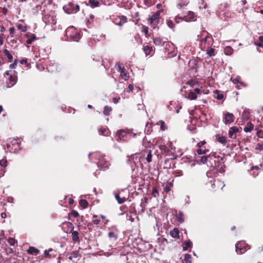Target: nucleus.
Returning a JSON list of instances; mask_svg holds the SVG:
<instances>
[{
    "label": "nucleus",
    "mask_w": 263,
    "mask_h": 263,
    "mask_svg": "<svg viewBox=\"0 0 263 263\" xmlns=\"http://www.w3.org/2000/svg\"><path fill=\"white\" fill-rule=\"evenodd\" d=\"M160 11H158L149 16L148 18V24L151 26L153 29L157 27L158 24L159 22Z\"/></svg>",
    "instance_id": "1"
},
{
    "label": "nucleus",
    "mask_w": 263,
    "mask_h": 263,
    "mask_svg": "<svg viewBox=\"0 0 263 263\" xmlns=\"http://www.w3.org/2000/svg\"><path fill=\"white\" fill-rule=\"evenodd\" d=\"M66 34L71 40L75 42H78L81 37L80 33L76 31L72 27L66 29Z\"/></svg>",
    "instance_id": "2"
},
{
    "label": "nucleus",
    "mask_w": 263,
    "mask_h": 263,
    "mask_svg": "<svg viewBox=\"0 0 263 263\" xmlns=\"http://www.w3.org/2000/svg\"><path fill=\"white\" fill-rule=\"evenodd\" d=\"M133 134V137H135L136 135L135 133H133L132 130H118L116 133V136L118 137L117 140H123L125 141L128 138V135Z\"/></svg>",
    "instance_id": "3"
},
{
    "label": "nucleus",
    "mask_w": 263,
    "mask_h": 263,
    "mask_svg": "<svg viewBox=\"0 0 263 263\" xmlns=\"http://www.w3.org/2000/svg\"><path fill=\"white\" fill-rule=\"evenodd\" d=\"M248 245L243 241H240L235 245V251L238 254H242L246 252L247 250L250 249Z\"/></svg>",
    "instance_id": "4"
},
{
    "label": "nucleus",
    "mask_w": 263,
    "mask_h": 263,
    "mask_svg": "<svg viewBox=\"0 0 263 263\" xmlns=\"http://www.w3.org/2000/svg\"><path fill=\"white\" fill-rule=\"evenodd\" d=\"M65 12L68 14L76 13L79 10V6L72 3H69L68 5L63 7Z\"/></svg>",
    "instance_id": "5"
},
{
    "label": "nucleus",
    "mask_w": 263,
    "mask_h": 263,
    "mask_svg": "<svg viewBox=\"0 0 263 263\" xmlns=\"http://www.w3.org/2000/svg\"><path fill=\"white\" fill-rule=\"evenodd\" d=\"M166 42V39L161 37H156L153 39V43L156 46H162Z\"/></svg>",
    "instance_id": "6"
},
{
    "label": "nucleus",
    "mask_w": 263,
    "mask_h": 263,
    "mask_svg": "<svg viewBox=\"0 0 263 263\" xmlns=\"http://www.w3.org/2000/svg\"><path fill=\"white\" fill-rule=\"evenodd\" d=\"M196 19V15L192 11H189L187 15L184 16L183 17V20L185 22L195 21Z\"/></svg>",
    "instance_id": "7"
},
{
    "label": "nucleus",
    "mask_w": 263,
    "mask_h": 263,
    "mask_svg": "<svg viewBox=\"0 0 263 263\" xmlns=\"http://www.w3.org/2000/svg\"><path fill=\"white\" fill-rule=\"evenodd\" d=\"M224 122L226 124H230L234 120V116L233 114L226 112L224 115Z\"/></svg>",
    "instance_id": "8"
},
{
    "label": "nucleus",
    "mask_w": 263,
    "mask_h": 263,
    "mask_svg": "<svg viewBox=\"0 0 263 263\" xmlns=\"http://www.w3.org/2000/svg\"><path fill=\"white\" fill-rule=\"evenodd\" d=\"M91 155H93L95 158L98 160V161H100V160H104V157H105V156L101 153L100 152H95L93 153H89L88 154V157L89 158H90V156Z\"/></svg>",
    "instance_id": "9"
},
{
    "label": "nucleus",
    "mask_w": 263,
    "mask_h": 263,
    "mask_svg": "<svg viewBox=\"0 0 263 263\" xmlns=\"http://www.w3.org/2000/svg\"><path fill=\"white\" fill-rule=\"evenodd\" d=\"M17 82V77L14 74H11L9 78V81L7 82L8 87L14 86Z\"/></svg>",
    "instance_id": "10"
},
{
    "label": "nucleus",
    "mask_w": 263,
    "mask_h": 263,
    "mask_svg": "<svg viewBox=\"0 0 263 263\" xmlns=\"http://www.w3.org/2000/svg\"><path fill=\"white\" fill-rule=\"evenodd\" d=\"M96 163L99 167L104 169L108 168L110 165L109 161H107L105 157L104 160H100V161L96 162Z\"/></svg>",
    "instance_id": "11"
},
{
    "label": "nucleus",
    "mask_w": 263,
    "mask_h": 263,
    "mask_svg": "<svg viewBox=\"0 0 263 263\" xmlns=\"http://www.w3.org/2000/svg\"><path fill=\"white\" fill-rule=\"evenodd\" d=\"M25 36L27 38L26 42L28 45L32 44V42L36 39V35L30 33H26L25 34Z\"/></svg>",
    "instance_id": "12"
},
{
    "label": "nucleus",
    "mask_w": 263,
    "mask_h": 263,
    "mask_svg": "<svg viewBox=\"0 0 263 263\" xmlns=\"http://www.w3.org/2000/svg\"><path fill=\"white\" fill-rule=\"evenodd\" d=\"M215 137H216V140L218 142H219L223 145H225L227 142V139L225 136H220L219 134H217V135H216Z\"/></svg>",
    "instance_id": "13"
},
{
    "label": "nucleus",
    "mask_w": 263,
    "mask_h": 263,
    "mask_svg": "<svg viewBox=\"0 0 263 263\" xmlns=\"http://www.w3.org/2000/svg\"><path fill=\"white\" fill-rule=\"evenodd\" d=\"M118 68L120 70V75L123 79L127 80L128 79L129 77L127 76L126 70L124 68H121V66L118 65Z\"/></svg>",
    "instance_id": "14"
},
{
    "label": "nucleus",
    "mask_w": 263,
    "mask_h": 263,
    "mask_svg": "<svg viewBox=\"0 0 263 263\" xmlns=\"http://www.w3.org/2000/svg\"><path fill=\"white\" fill-rule=\"evenodd\" d=\"M179 230L177 228H174L173 230H171L170 231L171 236L174 238H179Z\"/></svg>",
    "instance_id": "15"
},
{
    "label": "nucleus",
    "mask_w": 263,
    "mask_h": 263,
    "mask_svg": "<svg viewBox=\"0 0 263 263\" xmlns=\"http://www.w3.org/2000/svg\"><path fill=\"white\" fill-rule=\"evenodd\" d=\"M27 252L28 254L36 255L39 253V250L35 247H30Z\"/></svg>",
    "instance_id": "16"
},
{
    "label": "nucleus",
    "mask_w": 263,
    "mask_h": 263,
    "mask_svg": "<svg viewBox=\"0 0 263 263\" xmlns=\"http://www.w3.org/2000/svg\"><path fill=\"white\" fill-rule=\"evenodd\" d=\"M253 128L254 125L250 122H248L244 127L243 130L246 133L251 132L253 130Z\"/></svg>",
    "instance_id": "17"
},
{
    "label": "nucleus",
    "mask_w": 263,
    "mask_h": 263,
    "mask_svg": "<svg viewBox=\"0 0 263 263\" xmlns=\"http://www.w3.org/2000/svg\"><path fill=\"white\" fill-rule=\"evenodd\" d=\"M238 132V128L236 126L231 127L229 131L230 137L232 138L233 136Z\"/></svg>",
    "instance_id": "18"
},
{
    "label": "nucleus",
    "mask_w": 263,
    "mask_h": 263,
    "mask_svg": "<svg viewBox=\"0 0 263 263\" xmlns=\"http://www.w3.org/2000/svg\"><path fill=\"white\" fill-rule=\"evenodd\" d=\"M143 51L146 56H147L151 54V52L153 51V48L148 45H146L144 46Z\"/></svg>",
    "instance_id": "19"
},
{
    "label": "nucleus",
    "mask_w": 263,
    "mask_h": 263,
    "mask_svg": "<svg viewBox=\"0 0 263 263\" xmlns=\"http://www.w3.org/2000/svg\"><path fill=\"white\" fill-rule=\"evenodd\" d=\"M72 237V240L74 242H80V239L79 237V233L77 231H72L71 232Z\"/></svg>",
    "instance_id": "20"
},
{
    "label": "nucleus",
    "mask_w": 263,
    "mask_h": 263,
    "mask_svg": "<svg viewBox=\"0 0 263 263\" xmlns=\"http://www.w3.org/2000/svg\"><path fill=\"white\" fill-rule=\"evenodd\" d=\"M115 198L116 200L118 201V203L121 204L124 202L126 200V198L125 197H120L119 194H116Z\"/></svg>",
    "instance_id": "21"
},
{
    "label": "nucleus",
    "mask_w": 263,
    "mask_h": 263,
    "mask_svg": "<svg viewBox=\"0 0 263 263\" xmlns=\"http://www.w3.org/2000/svg\"><path fill=\"white\" fill-rule=\"evenodd\" d=\"M224 52L227 55H231L233 53V49L230 46H226L224 48Z\"/></svg>",
    "instance_id": "22"
},
{
    "label": "nucleus",
    "mask_w": 263,
    "mask_h": 263,
    "mask_svg": "<svg viewBox=\"0 0 263 263\" xmlns=\"http://www.w3.org/2000/svg\"><path fill=\"white\" fill-rule=\"evenodd\" d=\"M200 157V161L203 164L207 163L209 159H211V157L208 156H202Z\"/></svg>",
    "instance_id": "23"
},
{
    "label": "nucleus",
    "mask_w": 263,
    "mask_h": 263,
    "mask_svg": "<svg viewBox=\"0 0 263 263\" xmlns=\"http://www.w3.org/2000/svg\"><path fill=\"white\" fill-rule=\"evenodd\" d=\"M177 218L178 222L182 223L184 221V216L182 212H179L177 215Z\"/></svg>",
    "instance_id": "24"
},
{
    "label": "nucleus",
    "mask_w": 263,
    "mask_h": 263,
    "mask_svg": "<svg viewBox=\"0 0 263 263\" xmlns=\"http://www.w3.org/2000/svg\"><path fill=\"white\" fill-rule=\"evenodd\" d=\"M184 261L185 263H191L192 262V257L191 255L189 254H185L184 257Z\"/></svg>",
    "instance_id": "25"
},
{
    "label": "nucleus",
    "mask_w": 263,
    "mask_h": 263,
    "mask_svg": "<svg viewBox=\"0 0 263 263\" xmlns=\"http://www.w3.org/2000/svg\"><path fill=\"white\" fill-rule=\"evenodd\" d=\"M3 52L5 54V55L8 58V59L10 61V62L13 59V56L10 53L8 50L7 49H4L3 50Z\"/></svg>",
    "instance_id": "26"
},
{
    "label": "nucleus",
    "mask_w": 263,
    "mask_h": 263,
    "mask_svg": "<svg viewBox=\"0 0 263 263\" xmlns=\"http://www.w3.org/2000/svg\"><path fill=\"white\" fill-rule=\"evenodd\" d=\"M191 246V242L190 240L185 241L183 243V251L186 250L188 248H190Z\"/></svg>",
    "instance_id": "27"
},
{
    "label": "nucleus",
    "mask_w": 263,
    "mask_h": 263,
    "mask_svg": "<svg viewBox=\"0 0 263 263\" xmlns=\"http://www.w3.org/2000/svg\"><path fill=\"white\" fill-rule=\"evenodd\" d=\"M89 3L92 8L98 7L99 5V2L96 0H89Z\"/></svg>",
    "instance_id": "28"
},
{
    "label": "nucleus",
    "mask_w": 263,
    "mask_h": 263,
    "mask_svg": "<svg viewBox=\"0 0 263 263\" xmlns=\"http://www.w3.org/2000/svg\"><path fill=\"white\" fill-rule=\"evenodd\" d=\"M166 147L168 151H171L174 149L173 143L171 141H168L166 144Z\"/></svg>",
    "instance_id": "29"
},
{
    "label": "nucleus",
    "mask_w": 263,
    "mask_h": 263,
    "mask_svg": "<svg viewBox=\"0 0 263 263\" xmlns=\"http://www.w3.org/2000/svg\"><path fill=\"white\" fill-rule=\"evenodd\" d=\"M188 98L191 100H195L197 98V95L195 92L191 91L188 95Z\"/></svg>",
    "instance_id": "30"
},
{
    "label": "nucleus",
    "mask_w": 263,
    "mask_h": 263,
    "mask_svg": "<svg viewBox=\"0 0 263 263\" xmlns=\"http://www.w3.org/2000/svg\"><path fill=\"white\" fill-rule=\"evenodd\" d=\"M79 203L80 205L83 207V208H86L87 206L88 202L85 199H81L79 201Z\"/></svg>",
    "instance_id": "31"
},
{
    "label": "nucleus",
    "mask_w": 263,
    "mask_h": 263,
    "mask_svg": "<svg viewBox=\"0 0 263 263\" xmlns=\"http://www.w3.org/2000/svg\"><path fill=\"white\" fill-rule=\"evenodd\" d=\"M196 152L198 155H200L205 154L207 152H209V150L206 149H202L199 148V149H198L196 151Z\"/></svg>",
    "instance_id": "32"
},
{
    "label": "nucleus",
    "mask_w": 263,
    "mask_h": 263,
    "mask_svg": "<svg viewBox=\"0 0 263 263\" xmlns=\"http://www.w3.org/2000/svg\"><path fill=\"white\" fill-rule=\"evenodd\" d=\"M111 111V108L108 106H105L103 112L106 115H109L110 112Z\"/></svg>",
    "instance_id": "33"
},
{
    "label": "nucleus",
    "mask_w": 263,
    "mask_h": 263,
    "mask_svg": "<svg viewBox=\"0 0 263 263\" xmlns=\"http://www.w3.org/2000/svg\"><path fill=\"white\" fill-rule=\"evenodd\" d=\"M108 130L105 128L101 127L100 129L99 132L100 133H101V134L104 135L105 136H107L108 133Z\"/></svg>",
    "instance_id": "34"
},
{
    "label": "nucleus",
    "mask_w": 263,
    "mask_h": 263,
    "mask_svg": "<svg viewBox=\"0 0 263 263\" xmlns=\"http://www.w3.org/2000/svg\"><path fill=\"white\" fill-rule=\"evenodd\" d=\"M146 160L148 162H151L152 161V155L151 154V151H149L146 157Z\"/></svg>",
    "instance_id": "35"
},
{
    "label": "nucleus",
    "mask_w": 263,
    "mask_h": 263,
    "mask_svg": "<svg viewBox=\"0 0 263 263\" xmlns=\"http://www.w3.org/2000/svg\"><path fill=\"white\" fill-rule=\"evenodd\" d=\"M221 166L220 167V168H218L217 169V171L218 173H223L224 172H225V170H224V164H221Z\"/></svg>",
    "instance_id": "36"
},
{
    "label": "nucleus",
    "mask_w": 263,
    "mask_h": 263,
    "mask_svg": "<svg viewBox=\"0 0 263 263\" xmlns=\"http://www.w3.org/2000/svg\"><path fill=\"white\" fill-rule=\"evenodd\" d=\"M206 52L209 55L214 56V52H215V49L214 48H211L210 49L208 50Z\"/></svg>",
    "instance_id": "37"
},
{
    "label": "nucleus",
    "mask_w": 263,
    "mask_h": 263,
    "mask_svg": "<svg viewBox=\"0 0 263 263\" xmlns=\"http://www.w3.org/2000/svg\"><path fill=\"white\" fill-rule=\"evenodd\" d=\"M108 237L110 238H114L115 240H116L118 238L117 236L113 232H110L108 233Z\"/></svg>",
    "instance_id": "38"
},
{
    "label": "nucleus",
    "mask_w": 263,
    "mask_h": 263,
    "mask_svg": "<svg viewBox=\"0 0 263 263\" xmlns=\"http://www.w3.org/2000/svg\"><path fill=\"white\" fill-rule=\"evenodd\" d=\"M52 251V249H49L48 250H46L45 251H44V255H45V257H50L51 256L49 254V252H51Z\"/></svg>",
    "instance_id": "39"
},
{
    "label": "nucleus",
    "mask_w": 263,
    "mask_h": 263,
    "mask_svg": "<svg viewBox=\"0 0 263 263\" xmlns=\"http://www.w3.org/2000/svg\"><path fill=\"white\" fill-rule=\"evenodd\" d=\"M7 160L5 159H2L0 160V165L2 166L5 167L7 166Z\"/></svg>",
    "instance_id": "40"
},
{
    "label": "nucleus",
    "mask_w": 263,
    "mask_h": 263,
    "mask_svg": "<svg viewBox=\"0 0 263 263\" xmlns=\"http://www.w3.org/2000/svg\"><path fill=\"white\" fill-rule=\"evenodd\" d=\"M167 26H168V27L172 29L174 27V23L171 20H168L167 21Z\"/></svg>",
    "instance_id": "41"
},
{
    "label": "nucleus",
    "mask_w": 263,
    "mask_h": 263,
    "mask_svg": "<svg viewBox=\"0 0 263 263\" xmlns=\"http://www.w3.org/2000/svg\"><path fill=\"white\" fill-rule=\"evenodd\" d=\"M126 219L130 221L131 222H133L134 221V218L132 217V215L130 214H126Z\"/></svg>",
    "instance_id": "42"
},
{
    "label": "nucleus",
    "mask_w": 263,
    "mask_h": 263,
    "mask_svg": "<svg viewBox=\"0 0 263 263\" xmlns=\"http://www.w3.org/2000/svg\"><path fill=\"white\" fill-rule=\"evenodd\" d=\"M260 167H263V163L260 164L259 165V166H258V165H255V166H252V167H251V170H253L255 169V170H259V169L260 168Z\"/></svg>",
    "instance_id": "43"
},
{
    "label": "nucleus",
    "mask_w": 263,
    "mask_h": 263,
    "mask_svg": "<svg viewBox=\"0 0 263 263\" xmlns=\"http://www.w3.org/2000/svg\"><path fill=\"white\" fill-rule=\"evenodd\" d=\"M256 149L258 151H263V144L258 143L256 145Z\"/></svg>",
    "instance_id": "44"
},
{
    "label": "nucleus",
    "mask_w": 263,
    "mask_h": 263,
    "mask_svg": "<svg viewBox=\"0 0 263 263\" xmlns=\"http://www.w3.org/2000/svg\"><path fill=\"white\" fill-rule=\"evenodd\" d=\"M120 20H121V22H122V23L124 24L127 22V18L125 16L122 15L120 16Z\"/></svg>",
    "instance_id": "45"
},
{
    "label": "nucleus",
    "mask_w": 263,
    "mask_h": 263,
    "mask_svg": "<svg viewBox=\"0 0 263 263\" xmlns=\"http://www.w3.org/2000/svg\"><path fill=\"white\" fill-rule=\"evenodd\" d=\"M152 195L154 197H156L157 195H158V192L156 187L153 189Z\"/></svg>",
    "instance_id": "46"
},
{
    "label": "nucleus",
    "mask_w": 263,
    "mask_h": 263,
    "mask_svg": "<svg viewBox=\"0 0 263 263\" xmlns=\"http://www.w3.org/2000/svg\"><path fill=\"white\" fill-rule=\"evenodd\" d=\"M8 242L11 245L13 246L15 244V240L13 238H10L8 239Z\"/></svg>",
    "instance_id": "47"
},
{
    "label": "nucleus",
    "mask_w": 263,
    "mask_h": 263,
    "mask_svg": "<svg viewBox=\"0 0 263 263\" xmlns=\"http://www.w3.org/2000/svg\"><path fill=\"white\" fill-rule=\"evenodd\" d=\"M16 65H17V61L15 60L13 63L9 65V67L11 69H14L16 68Z\"/></svg>",
    "instance_id": "48"
},
{
    "label": "nucleus",
    "mask_w": 263,
    "mask_h": 263,
    "mask_svg": "<svg viewBox=\"0 0 263 263\" xmlns=\"http://www.w3.org/2000/svg\"><path fill=\"white\" fill-rule=\"evenodd\" d=\"M180 20H183V17H181L179 15H177L175 18V21L177 24L180 22Z\"/></svg>",
    "instance_id": "49"
},
{
    "label": "nucleus",
    "mask_w": 263,
    "mask_h": 263,
    "mask_svg": "<svg viewBox=\"0 0 263 263\" xmlns=\"http://www.w3.org/2000/svg\"><path fill=\"white\" fill-rule=\"evenodd\" d=\"M78 252H77V251L73 252V256H70L69 257V259L71 260L73 257H74V258L77 257H78Z\"/></svg>",
    "instance_id": "50"
},
{
    "label": "nucleus",
    "mask_w": 263,
    "mask_h": 263,
    "mask_svg": "<svg viewBox=\"0 0 263 263\" xmlns=\"http://www.w3.org/2000/svg\"><path fill=\"white\" fill-rule=\"evenodd\" d=\"M239 79H240V77H237L235 79H234L233 80V83H234V84H238V83H239Z\"/></svg>",
    "instance_id": "51"
},
{
    "label": "nucleus",
    "mask_w": 263,
    "mask_h": 263,
    "mask_svg": "<svg viewBox=\"0 0 263 263\" xmlns=\"http://www.w3.org/2000/svg\"><path fill=\"white\" fill-rule=\"evenodd\" d=\"M205 144V141H202L197 143V146L198 147H201L202 146Z\"/></svg>",
    "instance_id": "52"
},
{
    "label": "nucleus",
    "mask_w": 263,
    "mask_h": 263,
    "mask_svg": "<svg viewBox=\"0 0 263 263\" xmlns=\"http://www.w3.org/2000/svg\"><path fill=\"white\" fill-rule=\"evenodd\" d=\"M14 31H15V28L14 27H10L9 28V32L11 34H13Z\"/></svg>",
    "instance_id": "53"
},
{
    "label": "nucleus",
    "mask_w": 263,
    "mask_h": 263,
    "mask_svg": "<svg viewBox=\"0 0 263 263\" xmlns=\"http://www.w3.org/2000/svg\"><path fill=\"white\" fill-rule=\"evenodd\" d=\"M160 123H161V130H164L165 129L164 122L162 121H161Z\"/></svg>",
    "instance_id": "54"
},
{
    "label": "nucleus",
    "mask_w": 263,
    "mask_h": 263,
    "mask_svg": "<svg viewBox=\"0 0 263 263\" xmlns=\"http://www.w3.org/2000/svg\"><path fill=\"white\" fill-rule=\"evenodd\" d=\"M143 31L146 34L148 32V27L145 26L143 27Z\"/></svg>",
    "instance_id": "55"
},
{
    "label": "nucleus",
    "mask_w": 263,
    "mask_h": 263,
    "mask_svg": "<svg viewBox=\"0 0 263 263\" xmlns=\"http://www.w3.org/2000/svg\"><path fill=\"white\" fill-rule=\"evenodd\" d=\"M194 92H195L196 94H200L201 90L200 89L197 88L194 89Z\"/></svg>",
    "instance_id": "56"
},
{
    "label": "nucleus",
    "mask_w": 263,
    "mask_h": 263,
    "mask_svg": "<svg viewBox=\"0 0 263 263\" xmlns=\"http://www.w3.org/2000/svg\"><path fill=\"white\" fill-rule=\"evenodd\" d=\"M184 6H186V4L184 3H180L178 4V7L179 8H181Z\"/></svg>",
    "instance_id": "57"
},
{
    "label": "nucleus",
    "mask_w": 263,
    "mask_h": 263,
    "mask_svg": "<svg viewBox=\"0 0 263 263\" xmlns=\"http://www.w3.org/2000/svg\"><path fill=\"white\" fill-rule=\"evenodd\" d=\"M100 222V220L99 219H96L93 221V223L95 225H98Z\"/></svg>",
    "instance_id": "58"
},
{
    "label": "nucleus",
    "mask_w": 263,
    "mask_h": 263,
    "mask_svg": "<svg viewBox=\"0 0 263 263\" xmlns=\"http://www.w3.org/2000/svg\"><path fill=\"white\" fill-rule=\"evenodd\" d=\"M21 64H27V59H23L20 61Z\"/></svg>",
    "instance_id": "59"
},
{
    "label": "nucleus",
    "mask_w": 263,
    "mask_h": 263,
    "mask_svg": "<svg viewBox=\"0 0 263 263\" xmlns=\"http://www.w3.org/2000/svg\"><path fill=\"white\" fill-rule=\"evenodd\" d=\"M138 158V156L137 155V154H134V155H132L130 156V158L133 159V160L135 159V158Z\"/></svg>",
    "instance_id": "60"
},
{
    "label": "nucleus",
    "mask_w": 263,
    "mask_h": 263,
    "mask_svg": "<svg viewBox=\"0 0 263 263\" xmlns=\"http://www.w3.org/2000/svg\"><path fill=\"white\" fill-rule=\"evenodd\" d=\"M3 37L2 36V35H0V45H2L3 44Z\"/></svg>",
    "instance_id": "61"
},
{
    "label": "nucleus",
    "mask_w": 263,
    "mask_h": 263,
    "mask_svg": "<svg viewBox=\"0 0 263 263\" xmlns=\"http://www.w3.org/2000/svg\"><path fill=\"white\" fill-rule=\"evenodd\" d=\"M223 95L220 94V95H217V98L218 100H221L223 98Z\"/></svg>",
    "instance_id": "62"
},
{
    "label": "nucleus",
    "mask_w": 263,
    "mask_h": 263,
    "mask_svg": "<svg viewBox=\"0 0 263 263\" xmlns=\"http://www.w3.org/2000/svg\"><path fill=\"white\" fill-rule=\"evenodd\" d=\"M1 215L2 218H5L7 217L6 213L5 212L2 213Z\"/></svg>",
    "instance_id": "63"
},
{
    "label": "nucleus",
    "mask_w": 263,
    "mask_h": 263,
    "mask_svg": "<svg viewBox=\"0 0 263 263\" xmlns=\"http://www.w3.org/2000/svg\"><path fill=\"white\" fill-rule=\"evenodd\" d=\"M72 215H73V216L74 217H77L78 216H79V213L77 212H75L74 211L73 213H72Z\"/></svg>",
    "instance_id": "64"
}]
</instances>
